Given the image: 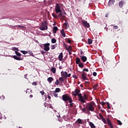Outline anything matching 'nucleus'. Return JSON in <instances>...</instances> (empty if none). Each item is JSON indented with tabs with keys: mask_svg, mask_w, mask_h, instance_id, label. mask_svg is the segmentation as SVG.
<instances>
[{
	"mask_svg": "<svg viewBox=\"0 0 128 128\" xmlns=\"http://www.w3.org/2000/svg\"><path fill=\"white\" fill-rule=\"evenodd\" d=\"M88 124L91 128H96V126H94V124L92 122H88Z\"/></svg>",
	"mask_w": 128,
	"mask_h": 128,
	"instance_id": "4468645a",
	"label": "nucleus"
},
{
	"mask_svg": "<svg viewBox=\"0 0 128 128\" xmlns=\"http://www.w3.org/2000/svg\"><path fill=\"white\" fill-rule=\"evenodd\" d=\"M58 60L60 61L62 60H63V54H62V52H60V55L58 56Z\"/></svg>",
	"mask_w": 128,
	"mask_h": 128,
	"instance_id": "dca6fc26",
	"label": "nucleus"
},
{
	"mask_svg": "<svg viewBox=\"0 0 128 128\" xmlns=\"http://www.w3.org/2000/svg\"><path fill=\"white\" fill-rule=\"evenodd\" d=\"M16 26H18V27H19L20 28H22V29H23L25 27L22 25H16Z\"/></svg>",
	"mask_w": 128,
	"mask_h": 128,
	"instance_id": "58836bf2",
	"label": "nucleus"
},
{
	"mask_svg": "<svg viewBox=\"0 0 128 128\" xmlns=\"http://www.w3.org/2000/svg\"><path fill=\"white\" fill-rule=\"evenodd\" d=\"M68 42L69 44H71V42H72L71 40H70V39H68Z\"/></svg>",
	"mask_w": 128,
	"mask_h": 128,
	"instance_id": "3c124183",
	"label": "nucleus"
},
{
	"mask_svg": "<svg viewBox=\"0 0 128 128\" xmlns=\"http://www.w3.org/2000/svg\"><path fill=\"white\" fill-rule=\"evenodd\" d=\"M29 97H30V98H32L33 97L32 94H30V95L29 96Z\"/></svg>",
	"mask_w": 128,
	"mask_h": 128,
	"instance_id": "5fc2aeb1",
	"label": "nucleus"
},
{
	"mask_svg": "<svg viewBox=\"0 0 128 128\" xmlns=\"http://www.w3.org/2000/svg\"><path fill=\"white\" fill-rule=\"evenodd\" d=\"M61 76H62V77L59 78V80H60V86H62V84L63 82H64V78H68V72H66V71H64H64H62L61 72Z\"/></svg>",
	"mask_w": 128,
	"mask_h": 128,
	"instance_id": "7ed1b4c3",
	"label": "nucleus"
},
{
	"mask_svg": "<svg viewBox=\"0 0 128 128\" xmlns=\"http://www.w3.org/2000/svg\"><path fill=\"white\" fill-rule=\"evenodd\" d=\"M61 91L60 88H56V92H60Z\"/></svg>",
	"mask_w": 128,
	"mask_h": 128,
	"instance_id": "473e14b6",
	"label": "nucleus"
},
{
	"mask_svg": "<svg viewBox=\"0 0 128 128\" xmlns=\"http://www.w3.org/2000/svg\"><path fill=\"white\" fill-rule=\"evenodd\" d=\"M87 76V74L85 72H83L82 70V78L83 80H88V78H86Z\"/></svg>",
	"mask_w": 128,
	"mask_h": 128,
	"instance_id": "9b49d317",
	"label": "nucleus"
},
{
	"mask_svg": "<svg viewBox=\"0 0 128 128\" xmlns=\"http://www.w3.org/2000/svg\"><path fill=\"white\" fill-rule=\"evenodd\" d=\"M89 70L88 69V68H84L83 69V72H88Z\"/></svg>",
	"mask_w": 128,
	"mask_h": 128,
	"instance_id": "c9c22d12",
	"label": "nucleus"
},
{
	"mask_svg": "<svg viewBox=\"0 0 128 128\" xmlns=\"http://www.w3.org/2000/svg\"><path fill=\"white\" fill-rule=\"evenodd\" d=\"M72 77L74 78H78V76H76V75H73Z\"/></svg>",
	"mask_w": 128,
	"mask_h": 128,
	"instance_id": "09e8293b",
	"label": "nucleus"
},
{
	"mask_svg": "<svg viewBox=\"0 0 128 128\" xmlns=\"http://www.w3.org/2000/svg\"><path fill=\"white\" fill-rule=\"evenodd\" d=\"M93 76H97V73H96V72H93Z\"/></svg>",
	"mask_w": 128,
	"mask_h": 128,
	"instance_id": "49530a36",
	"label": "nucleus"
},
{
	"mask_svg": "<svg viewBox=\"0 0 128 128\" xmlns=\"http://www.w3.org/2000/svg\"><path fill=\"white\" fill-rule=\"evenodd\" d=\"M79 67L80 68H84V65L82 62H81V60H80V63L79 64Z\"/></svg>",
	"mask_w": 128,
	"mask_h": 128,
	"instance_id": "5701e85b",
	"label": "nucleus"
},
{
	"mask_svg": "<svg viewBox=\"0 0 128 128\" xmlns=\"http://www.w3.org/2000/svg\"><path fill=\"white\" fill-rule=\"evenodd\" d=\"M40 94H41L42 95H44L45 92L44 90H41V92H40Z\"/></svg>",
	"mask_w": 128,
	"mask_h": 128,
	"instance_id": "c03bdc74",
	"label": "nucleus"
},
{
	"mask_svg": "<svg viewBox=\"0 0 128 128\" xmlns=\"http://www.w3.org/2000/svg\"><path fill=\"white\" fill-rule=\"evenodd\" d=\"M78 124H82V120H81L80 118H78Z\"/></svg>",
	"mask_w": 128,
	"mask_h": 128,
	"instance_id": "2f4dec72",
	"label": "nucleus"
},
{
	"mask_svg": "<svg viewBox=\"0 0 128 128\" xmlns=\"http://www.w3.org/2000/svg\"><path fill=\"white\" fill-rule=\"evenodd\" d=\"M59 69H60V70L62 69V66H59Z\"/></svg>",
	"mask_w": 128,
	"mask_h": 128,
	"instance_id": "e2e57ef3",
	"label": "nucleus"
},
{
	"mask_svg": "<svg viewBox=\"0 0 128 128\" xmlns=\"http://www.w3.org/2000/svg\"><path fill=\"white\" fill-rule=\"evenodd\" d=\"M13 58L16 60H21V58H18L17 56H13Z\"/></svg>",
	"mask_w": 128,
	"mask_h": 128,
	"instance_id": "4be33fe9",
	"label": "nucleus"
},
{
	"mask_svg": "<svg viewBox=\"0 0 128 128\" xmlns=\"http://www.w3.org/2000/svg\"><path fill=\"white\" fill-rule=\"evenodd\" d=\"M80 58H76V64H78V66H80Z\"/></svg>",
	"mask_w": 128,
	"mask_h": 128,
	"instance_id": "a211bd4d",
	"label": "nucleus"
},
{
	"mask_svg": "<svg viewBox=\"0 0 128 128\" xmlns=\"http://www.w3.org/2000/svg\"><path fill=\"white\" fill-rule=\"evenodd\" d=\"M15 52L18 58H20V56H21V54H20V52Z\"/></svg>",
	"mask_w": 128,
	"mask_h": 128,
	"instance_id": "cd10ccee",
	"label": "nucleus"
},
{
	"mask_svg": "<svg viewBox=\"0 0 128 128\" xmlns=\"http://www.w3.org/2000/svg\"><path fill=\"white\" fill-rule=\"evenodd\" d=\"M52 16H53L54 18H58V14H52Z\"/></svg>",
	"mask_w": 128,
	"mask_h": 128,
	"instance_id": "e433bc0d",
	"label": "nucleus"
},
{
	"mask_svg": "<svg viewBox=\"0 0 128 128\" xmlns=\"http://www.w3.org/2000/svg\"><path fill=\"white\" fill-rule=\"evenodd\" d=\"M70 102H69V103H70V106L72 107L74 106V103H72V99L70 95Z\"/></svg>",
	"mask_w": 128,
	"mask_h": 128,
	"instance_id": "aec40b11",
	"label": "nucleus"
},
{
	"mask_svg": "<svg viewBox=\"0 0 128 128\" xmlns=\"http://www.w3.org/2000/svg\"><path fill=\"white\" fill-rule=\"evenodd\" d=\"M55 12H56V14H58V16L59 17L62 16V10L60 8V5L58 3H56V4Z\"/></svg>",
	"mask_w": 128,
	"mask_h": 128,
	"instance_id": "20e7f679",
	"label": "nucleus"
},
{
	"mask_svg": "<svg viewBox=\"0 0 128 128\" xmlns=\"http://www.w3.org/2000/svg\"><path fill=\"white\" fill-rule=\"evenodd\" d=\"M14 50H16H16H18V48H14Z\"/></svg>",
	"mask_w": 128,
	"mask_h": 128,
	"instance_id": "6e6d98bb",
	"label": "nucleus"
},
{
	"mask_svg": "<svg viewBox=\"0 0 128 128\" xmlns=\"http://www.w3.org/2000/svg\"><path fill=\"white\" fill-rule=\"evenodd\" d=\"M98 109L100 110V109L101 108L100 105L98 104Z\"/></svg>",
	"mask_w": 128,
	"mask_h": 128,
	"instance_id": "052dcab7",
	"label": "nucleus"
},
{
	"mask_svg": "<svg viewBox=\"0 0 128 128\" xmlns=\"http://www.w3.org/2000/svg\"><path fill=\"white\" fill-rule=\"evenodd\" d=\"M48 99H51V96L50 95H48Z\"/></svg>",
	"mask_w": 128,
	"mask_h": 128,
	"instance_id": "bf43d9fd",
	"label": "nucleus"
},
{
	"mask_svg": "<svg viewBox=\"0 0 128 128\" xmlns=\"http://www.w3.org/2000/svg\"><path fill=\"white\" fill-rule=\"evenodd\" d=\"M101 104L102 105V106L104 108V105H106L105 102H101Z\"/></svg>",
	"mask_w": 128,
	"mask_h": 128,
	"instance_id": "a18cd8bd",
	"label": "nucleus"
},
{
	"mask_svg": "<svg viewBox=\"0 0 128 128\" xmlns=\"http://www.w3.org/2000/svg\"><path fill=\"white\" fill-rule=\"evenodd\" d=\"M117 122L120 126H122V122H120V120H118Z\"/></svg>",
	"mask_w": 128,
	"mask_h": 128,
	"instance_id": "ea45409f",
	"label": "nucleus"
},
{
	"mask_svg": "<svg viewBox=\"0 0 128 128\" xmlns=\"http://www.w3.org/2000/svg\"><path fill=\"white\" fill-rule=\"evenodd\" d=\"M50 43H46L44 44V50H46V52H48L50 50Z\"/></svg>",
	"mask_w": 128,
	"mask_h": 128,
	"instance_id": "1a4fd4ad",
	"label": "nucleus"
},
{
	"mask_svg": "<svg viewBox=\"0 0 128 128\" xmlns=\"http://www.w3.org/2000/svg\"><path fill=\"white\" fill-rule=\"evenodd\" d=\"M50 71L53 74H55V73H56V68H55V67H52Z\"/></svg>",
	"mask_w": 128,
	"mask_h": 128,
	"instance_id": "6ab92c4d",
	"label": "nucleus"
},
{
	"mask_svg": "<svg viewBox=\"0 0 128 128\" xmlns=\"http://www.w3.org/2000/svg\"><path fill=\"white\" fill-rule=\"evenodd\" d=\"M88 44H92V39H90V38L88 39Z\"/></svg>",
	"mask_w": 128,
	"mask_h": 128,
	"instance_id": "7c9ffc66",
	"label": "nucleus"
},
{
	"mask_svg": "<svg viewBox=\"0 0 128 128\" xmlns=\"http://www.w3.org/2000/svg\"><path fill=\"white\" fill-rule=\"evenodd\" d=\"M106 104H107V106H108L109 104V102H106Z\"/></svg>",
	"mask_w": 128,
	"mask_h": 128,
	"instance_id": "69168bd1",
	"label": "nucleus"
},
{
	"mask_svg": "<svg viewBox=\"0 0 128 128\" xmlns=\"http://www.w3.org/2000/svg\"><path fill=\"white\" fill-rule=\"evenodd\" d=\"M80 58L83 62H86L88 60L86 56H80Z\"/></svg>",
	"mask_w": 128,
	"mask_h": 128,
	"instance_id": "f8f14e48",
	"label": "nucleus"
},
{
	"mask_svg": "<svg viewBox=\"0 0 128 128\" xmlns=\"http://www.w3.org/2000/svg\"><path fill=\"white\" fill-rule=\"evenodd\" d=\"M32 84L33 86H37L38 82H33L32 83Z\"/></svg>",
	"mask_w": 128,
	"mask_h": 128,
	"instance_id": "a19ab883",
	"label": "nucleus"
},
{
	"mask_svg": "<svg viewBox=\"0 0 128 128\" xmlns=\"http://www.w3.org/2000/svg\"><path fill=\"white\" fill-rule=\"evenodd\" d=\"M60 78H58V79H57V80H56V81L55 82V84H56V86H58V84H60Z\"/></svg>",
	"mask_w": 128,
	"mask_h": 128,
	"instance_id": "393cba45",
	"label": "nucleus"
},
{
	"mask_svg": "<svg viewBox=\"0 0 128 128\" xmlns=\"http://www.w3.org/2000/svg\"><path fill=\"white\" fill-rule=\"evenodd\" d=\"M111 26H114V29H115V30H118V25H114V24H112Z\"/></svg>",
	"mask_w": 128,
	"mask_h": 128,
	"instance_id": "a878e982",
	"label": "nucleus"
},
{
	"mask_svg": "<svg viewBox=\"0 0 128 128\" xmlns=\"http://www.w3.org/2000/svg\"><path fill=\"white\" fill-rule=\"evenodd\" d=\"M52 94L54 95V97L58 98V93H56V90L54 92H52Z\"/></svg>",
	"mask_w": 128,
	"mask_h": 128,
	"instance_id": "412c9836",
	"label": "nucleus"
},
{
	"mask_svg": "<svg viewBox=\"0 0 128 128\" xmlns=\"http://www.w3.org/2000/svg\"><path fill=\"white\" fill-rule=\"evenodd\" d=\"M68 54H72V51L70 50Z\"/></svg>",
	"mask_w": 128,
	"mask_h": 128,
	"instance_id": "680f3d73",
	"label": "nucleus"
},
{
	"mask_svg": "<svg viewBox=\"0 0 128 128\" xmlns=\"http://www.w3.org/2000/svg\"><path fill=\"white\" fill-rule=\"evenodd\" d=\"M30 54H31V55H32V56H34V54L33 52H32Z\"/></svg>",
	"mask_w": 128,
	"mask_h": 128,
	"instance_id": "0e129e2a",
	"label": "nucleus"
},
{
	"mask_svg": "<svg viewBox=\"0 0 128 128\" xmlns=\"http://www.w3.org/2000/svg\"><path fill=\"white\" fill-rule=\"evenodd\" d=\"M56 39H55V38H52L51 40V42H52V44H56Z\"/></svg>",
	"mask_w": 128,
	"mask_h": 128,
	"instance_id": "c85d7f7f",
	"label": "nucleus"
},
{
	"mask_svg": "<svg viewBox=\"0 0 128 128\" xmlns=\"http://www.w3.org/2000/svg\"><path fill=\"white\" fill-rule=\"evenodd\" d=\"M107 109H110V103H108V106H107Z\"/></svg>",
	"mask_w": 128,
	"mask_h": 128,
	"instance_id": "603ef678",
	"label": "nucleus"
},
{
	"mask_svg": "<svg viewBox=\"0 0 128 128\" xmlns=\"http://www.w3.org/2000/svg\"><path fill=\"white\" fill-rule=\"evenodd\" d=\"M60 33L62 35V36H63V37H66V33L64 32V29H62L60 31Z\"/></svg>",
	"mask_w": 128,
	"mask_h": 128,
	"instance_id": "b1692460",
	"label": "nucleus"
},
{
	"mask_svg": "<svg viewBox=\"0 0 128 128\" xmlns=\"http://www.w3.org/2000/svg\"><path fill=\"white\" fill-rule=\"evenodd\" d=\"M80 90H78V88H76L74 92V93H73V94L74 96H76L77 95L78 96V101H83V99L82 98V93H80Z\"/></svg>",
	"mask_w": 128,
	"mask_h": 128,
	"instance_id": "39448f33",
	"label": "nucleus"
},
{
	"mask_svg": "<svg viewBox=\"0 0 128 128\" xmlns=\"http://www.w3.org/2000/svg\"><path fill=\"white\" fill-rule=\"evenodd\" d=\"M70 76H71L70 73L69 74H68L67 73V78H70Z\"/></svg>",
	"mask_w": 128,
	"mask_h": 128,
	"instance_id": "8fccbe9b",
	"label": "nucleus"
},
{
	"mask_svg": "<svg viewBox=\"0 0 128 128\" xmlns=\"http://www.w3.org/2000/svg\"><path fill=\"white\" fill-rule=\"evenodd\" d=\"M124 2L123 1H120V2H119V6L120 8H122L123 7V6H124Z\"/></svg>",
	"mask_w": 128,
	"mask_h": 128,
	"instance_id": "bb28decb",
	"label": "nucleus"
},
{
	"mask_svg": "<svg viewBox=\"0 0 128 128\" xmlns=\"http://www.w3.org/2000/svg\"><path fill=\"white\" fill-rule=\"evenodd\" d=\"M106 18H108V14H106L105 15Z\"/></svg>",
	"mask_w": 128,
	"mask_h": 128,
	"instance_id": "13d9d810",
	"label": "nucleus"
},
{
	"mask_svg": "<svg viewBox=\"0 0 128 128\" xmlns=\"http://www.w3.org/2000/svg\"><path fill=\"white\" fill-rule=\"evenodd\" d=\"M115 0H109L108 3V6H112V5H114V4Z\"/></svg>",
	"mask_w": 128,
	"mask_h": 128,
	"instance_id": "ddd939ff",
	"label": "nucleus"
},
{
	"mask_svg": "<svg viewBox=\"0 0 128 128\" xmlns=\"http://www.w3.org/2000/svg\"><path fill=\"white\" fill-rule=\"evenodd\" d=\"M99 116L104 124H107L110 128H114L113 124H112L111 120H110V118H107L106 120V118H104L102 116V114L100 113L99 114Z\"/></svg>",
	"mask_w": 128,
	"mask_h": 128,
	"instance_id": "f03ea898",
	"label": "nucleus"
},
{
	"mask_svg": "<svg viewBox=\"0 0 128 128\" xmlns=\"http://www.w3.org/2000/svg\"><path fill=\"white\" fill-rule=\"evenodd\" d=\"M95 106H96L95 102L92 101L90 103H88L86 104L85 108H82V106H80V110L84 112L86 114H87L88 112H88H90H90H94L95 110Z\"/></svg>",
	"mask_w": 128,
	"mask_h": 128,
	"instance_id": "f257e3e1",
	"label": "nucleus"
},
{
	"mask_svg": "<svg viewBox=\"0 0 128 128\" xmlns=\"http://www.w3.org/2000/svg\"><path fill=\"white\" fill-rule=\"evenodd\" d=\"M64 26L65 27L67 28V27H68V22H65V23L64 24Z\"/></svg>",
	"mask_w": 128,
	"mask_h": 128,
	"instance_id": "37998d69",
	"label": "nucleus"
},
{
	"mask_svg": "<svg viewBox=\"0 0 128 128\" xmlns=\"http://www.w3.org/2000/svg\"><path fill=\"white\" fill-rule=\"evenodd\" d=\"M56 48V44H52L51 45V48L52 50H54Z\"/></svg>",
	"mask_w": 128,
	"mask_h": 128,
	"instance_id": "c756f323",
	"label": "nucleus"
},
{
	"mask_svg": "<svg viewBox=\"0 0 128 128\" xmlns=\"http://www.w3.org/2000/svg\"><path fill=\"white\" fill-rule=\"evenodd\" d=\"M62 99L64 102H67L68 101V102H70V94H68V93H65V94H63L62 95Z\"/></svg>",
	"mask_w": 128,
	"mask_h": 128,
	"instance_id": "423d86ee",
	"label": "nucleus"
},
{
	"mask_svg": "<svg viewBox=\"0 0 128 128\" xmlns=\"http://www.w3.org/2000/svg\"><path fill=\"white\" fill-rule=\"evenodd\" d=\"M58 30V28L57 27V26H54L53 27V33H56Z\"/></svg>",
	"mask_w": 128,
	"mask_h": 128,
	"instance_id": "2eb2a0df",
	"label": "nucleus"
},
{
	"mask_svg": "<svg viewBox=\"0 0 128 128\" xmlns=\"http://www.w3.org/2000/svg\"><path fill=\"white\" fill-rule=\"evenodd\" d=\"M47 80H48V82L50 84H51L52 80H54V78L52 77H48V78Z\"/></svg>",
	"mask_w": 128,
	"mask_h": 128,
	"instance_id": "f3484780",
	"label": "nucleus"
},
{
	"mask_svg": "<svg viewBox=\"0 0 128 128\" xmlns=\"http://www.w3.org/2000/svg\"><path fill=\"white\" fill-rule=\"evenodd\" d=\"M64 46L66 50H68V46L66 44H64Z\"/></svg>",
	"mask_w": 128,
	"mask_h": 128,
	"instance_id": "de8ad7c7",
	"label": "nucleus"
},
{
	"mask_svg": "<svg viewBox=\"0 0 128 128\" xmlns=\"http://www.w3.org/2000/svg\"><path fill=\"white\" fill-rule=\"evenodd\" d=\"M44 106L45 107H48V103H47L46 102H45L44 103Z\"/></svg>",
	"mask_w": 128,
	"mask_h": 128,
	"instance_id": "79ce46f5",
	"label": "nucleus"
},
{
	"mask_svg": "<svg viewBox=\"0 0 128 128\" xmlns=\"http://www.w3.org/2000/svg\"><path fill=\"white\" fill-rule=\"evenodd\" d=\"M64 14H66V12H64Z\"/></svg>",
	"mask_w": 128,
	"mask_h": 128,
	"instance_id": "774afa93",
	"label": "nucleus"
},
{
	"mask_svg": "<svg viewBox=\"0 0 128 128\" xmlns=\"http://www.w3.org/2000/svg\"><path fill=\"white\" fill-rule=\"evenodd\" d=\"M80 86H81L82 88H83V84H80Z\"/></svg>",
	"mask_w": 128,
	"mask_h": 128,
	"instance_id": "338daca9",
	"label": "nucleus"
},
{
	"mask_svg": "<svg viewBox=\"0 0 128 128\" xmlns=\"http://www.w3.org/2000/svg\"><path fill=\"white\" fill-rule=\"evenodd\" d=\"M20 52L23 54H28V52L26 50H20Z\"/></svg>",
	"mask_w": 128,
	"mask_h": 128,
	"instance_id": "f704fd0d",
	"label": "nucleus"
},
{
	"mask_svg": "<svg viewBox=\"0 0 128 128\" xmlns=\"http://www.w3.org/2000/svg\"><path fill=\"white\" fill-rule=\"evenodd\" d=\"M82 101H80L82 103H86V100L88 99V96L86 95V94H83V96L82 95Z\"/></svg>",
	"mask_w": 128,
	"mask_h": 128,
	"instance_id": "6e6552de",
	"label": "nucleus"
},
{
	"mask_svg": "<svg viewBox=\"0 0 128 128\" xmlns=\"http://www.w3.org/2000/svg\"><path fill=\"white\" fill-rule=\"evenodd\" d=\"M112 36H115L116 35V33L114 32V33H112Z\"/></svg>",
	"mask_w": 128,
	"mask_h": 128,
	"instance_id": "864d4df0",
	"label": "nucleus"
},
{
	"mask_svg": "<svg viewBox=\"0 0 128 128\" xmlns=\"http://www.w3.org/2000/svg\"><path fill=\"white\" fill-rule=\"evenodd\" d=\"M82 22L83 26H85V27H86L87 28H89V27H90V24H88L86 20H82Z\"/></svg>",
	"mask_w": 128,
	"mask_h": 128,
	"instance_id": "9d476101",
	"label": "nucleus"
},
{
	"mask_svg": "<svg viewBox=\"0 0 128 128\" xmlns=\"http://www.w3.org/2000/svg\"><path fill=\"white\" fill-rule=\"evenodd\" d=\"M72 51V46H69L68 48V52H70V51Z\"/></svg>",
	"mask_w": 128,
	"mask_h": 128,
	"instance_id": "72a5a7b5",
	"label": "nucleus"
},
{
	"mask_svg": "<svg viewBox=\"0 0 128 128\" xmlns=\"http://www.w3.org/2000/svg\"><path fill=\"white\" fill-rule=\"evenodd\" d=\"M84 54V52H82V51L80 52V54H81V56H82V54Z\"/></svg>",
	"mask_w": 128,
	"mask_h": 128,
	"instance_id": "4d7b16f0",
	"label": "nucleus"
},
{
	"mask_svg": "<svg viewBox=\"0 0 128 128\" xmlns=\"http://www.w3.org/2000/svg\"><path fill=\"white\" fill-rule=\"evenodd\" d=\"M48 24L46 22H44L41 24L40 26V30H48Z\"/></svg>",
	"mask_w": 128,
	"mask_h": 128,
	"instance_id": "0eeeda50",
	"label": "nucleus"
},
{
	"mask_svg": "<svg viewBox=\"0 0 128 128\" xmlns=\"http://www.w3.org/2000/svg\"><path fill=\"white\" fill-rule=\"evenodd\" d=\"M98 86V84H94V90H96Z\"/></svg>",
	"mask_w": 128,
	"mask_h": 128,
	"instance_id": "4c0bfd02",
	"label": "nucleus"
}]
</instances>
